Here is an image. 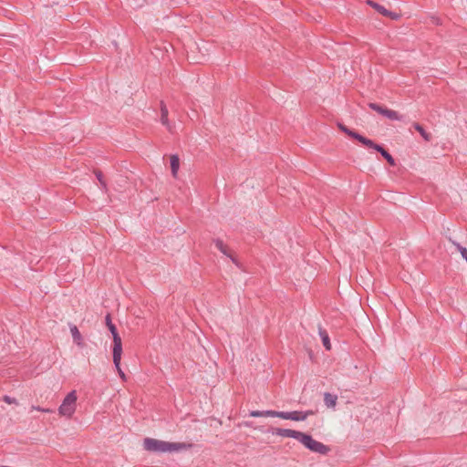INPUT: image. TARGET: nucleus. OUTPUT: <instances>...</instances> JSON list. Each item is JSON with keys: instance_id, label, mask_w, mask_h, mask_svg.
<instances>
[{"instance_id": "f8f14e48", "label": "nucleus", "mask_w": 467, "mask_h": 467, "mask_svg": "<svg viewBox=\"0 0 467 467\" xmlns=\"http://www.w3.org/2000/svg\"><path fill=\"white\" fill-rule=\"evenodd\" d=\"M73 341L79 347H83V337L76 325L69 324Z\"/></svg>"}, {"instance_id": "6e6552de", "label": "nucleus", "mask_w": 467, "mask_h": 467, "mask_svg": "<svg viewBox=\"0 0 467 467\" xmlns=\"http://www.w3.org/2000/svg\"><path fill=\"white\" fill-rule=\"evenodd\" d=\"M337 127L338 129L344 132L345 134H347L348 137L352 138V139H355L357 140H358L360 143H362L363 145L366 144V142L368 141V138L360 135L359 133L348 129L347 126H345L344 124L342 123H337Z\"/></svg>"}, {"instance_id": "39448f33", "label": "nucleus", "mask_w": 467, "mask_h": 467, "mask_svg": "<svg viewBox=\"0 0 467 467\" xmlns=\"http://www.w3.org/2000/svg\"><path fill=\"white\" fill-rule=\"evenodd\" d=\"M364 146L373 149V150H377L378 152H379L390 166L396 165V161H395L394 158L381 145H379V144L375 143L373 140L368 139Z\"/></svg>"}, {"instance_id": "5701e85b", "label": "nucleus", "mask_w": 467, "mask_h": 467, "mask_svg": "<svg viewBox=\"0 0 467 467\" xmlns=\"http://www.w3.org/2000/svg\"><path fill=\"white\" fill-rule=\"evenodd\" d=\"M115 365V368L119 375V377L123 379V380H126V375L124 374V372L122 371V369L120 368V361L117 364H114Z\"/></svg>"}, {"instance_id": "9d476101", "label": "nucleus", "mask_w": 467, "mask_h": 467, "mask_svg": "<svg viewBox=\"0 0 467 467\" xmlns=\"http://www.w3.org/2000/svg\"><path fill=\"white\" fill-rule=\"evenodd\" d=\"M273 433L275 435L281 436V437L294 438L298 441L302 432L299 431H295V430H290V429L276 428L273 431Z\"/></svg>"}, {"instance_id": "1a4fd4ad", "label": "nucleus", "mask_w": 467, "mask_h": 467, "mask_svg": "<svg viewBox=\"0 0 467 467\" xmlns=\"http://www.w3.org/2000/svg\"><path fill=\"white\" fill-rule=\"evenodd\" d=\"M168 114L169 111L164 101H161V122L166 127L169 132L173 133L175 126L170 123Z\"/></svg>"}, {"instance_id": "20e7f679", "label": "nucleus", "mask_w": 467, "mask_h": 467, "mask_svg": "<svg viewBox=\"0 0 467 467\" xmlns=\"http://www.w3.org/2000/svg\"><path fill=\"white\" fill-rule=\"evenodd\" d=\"M368 106L372 110H375L379 114L384 116L385 118H387L390 120H399V121L404 120V116L400 115L399 112H397L393 109H389L386 107H383V106L374 103V102L368 103Z\"/></svg>"}, {"instance_id": "4468645a", "label": "nucleus", "mask_w": 467, "mask_h": 467, "mask_svg": "<svg viewBox=\"0 0 467 467\" xmlns=\"http://www.w3.org/2000/svg\"><path fill=\"white\" fill-rule=\"evenodd\" d=\"M179 168H180L179 157L177 155H171V174L174 178L177 177Z\"/></svg>"}, {"instance_id": "7ed1b4c3", "label": "nucleus", "mask_w": 467, "mask_h": 467, "mask_svg": "<svg viewBox=\"0 0 467 467\" xmlns=\"http://www.w3.org/2000/svg\"><path fill=\"white\" fill-rule=\"evenodd\" d=\"M77 399L76 391H70L58 408L59 414L70 418L76 410Z\"/></svg>"}, {"instance_id": "f3484780", "label": "nucleus", "mask_w": 467, "mask_h": 467, "mask_svg": "<svg viewBox=\"0 0 467 467\" xmlns=\"http://www.w3.org/2000/svg\"><path fill=\"white\" fill-rule=\"evenodd\" d=\"M413 128L421 135L424 140L430 141L431 140V135L428 133L420 124L415 122Z\"/></svg>"}, {"instance_id": "4be33fe9", "label": "nucleus", "mask_w": 467, "mask_h": 467, "mask_svg": "<svg viewBox=\"0 0 467 467\" xmlns=\"http://www.w3.org/2000/svg\"><path fill=\"white\" fill-rule=\"evenodd\" d=\"M31 410H38V411H42V412H47V413H52L53 412V410L44 409V408H41L39 406H34V405L31 407Z\"/></svg>"}, {"instance_id": "6ab92c4d", "label": "nucleus", "mask_w": 467, "mask_h": 467, "mask_svg": "<svg viewBox=\"0 0 467 467\" xmlns=\"http://www.w3.org/2000/svg\"><path fill=\"white\" fill-rule=\"evenodd\" d=\"M272 411L273 410H253L250 412V416L254 417V418L263 417V416H270L269 413Z\"/></svg>"}, {"instance_id": "a878e982", "label": "nucleus", "mask_w": 467, "mask_h": 467, "mask_svg": "<svg viewBox=\"0 0 467 467\" xmlns=\"http://www.w3.org/2000/svg\"><path fill=\"white\" fill-rule=\"evenodd\" d=\"M433 19V22L436 24V25H439L440 24V19L439 18H434L432 17Z\"/></svg>"}, {"instance_id": "a211bd4d", "label": "nucleus", "mask_w": 467, "mask_h": 467, "mask_svg": "<svg viewBox=\"0 0 467 467\" xmlns=\"http://www.w3.org/2000/svg\"><path fill=\"white\" fill-rule=\"evenodd\" d=\"M105 321H106V326L108 327V328L109 329L111 334L118 332L116 326L111 321L110 314H108L106 316Z\"/></svg>"}, {"instance_id": "0eeeda50", "label": "nucleus", "mask_w": 467, "mask_h": 467, "mask_svg": "<svg viewBox=\"0 0 467 467\" xmlns=\"http://www.w3.org/2000/svg\"><path fill=\"white\" fill-rule=\"evenodd\" d=\"M112 337H113V353H112L113 363L118 365V363L121 359L122 342H121V337L118 332L113 333Z\"/></svg>"}, {"instance_id": "412c9836", "label": "nucleus", "mask_w": 467, "mask_h": 467, "mask_svg": "<svg viewBox=\"0 0 467 467\" xmlns=\"http://www.w3.org/2000/svg\"><path fill=\"white\" fill-rule=\"evenodd\" d=\"M292 413H293V420H295V421L304 420L303 411L295 410V411H292Z\"/></svg>"}, {"instance_id": "f03ea898", "label": "nucleus", "mask_w": 467, "mask_h": 467, "mask_svg": "<svg viewBox=\"0 0 467 467\" xmlns=\"http://www.w3.org/2000/svg\"><path fill=\"white\" fill-rule=\"evenodd\" d=\"M298 441L313 452L326 455L330 451V448L328 446L314 440L311 435L304 432L301 433Z\"/></svg>"}, {"instance_id": "ddd939ff", "label": "nucleus", "mask_w": 467, "mask_h": 467, "mask_svg": "<svg viewBox=\"0 0 467 467\" xmlns=\"http://www.w3.org/2000/svg\"><path fill=\"white\" fill-rule=\"evenodd\" d=\"M337 400V396L329 392L324 393V402L327 408H335Z\"/></svg>"}, {"instance_id": "423d86ee", "label": "nucleus", "mask_w": 467, "mask_h": 467, "mask_svg": "<svg viewBox=\"0 0 467 467\" xmlns=\"http://www.w3.org/2000/svg\"><path fill=\"white\" fill-rule=\"evenodd\" d=\"M366 3L370 5L372 8H374L378 13L380 15L389 17L392 20H398L400 17V14L391 12L388 9H386L383 5L372 1V0H367Z\"/></svg>"}, {"instance_id": "dca6fc26", "label": "nucleus", "mask_w": 467, "mask_h": 467, "mask_svg": "<svg viewBox=\"0 0 467 467\" xmlns=\"http://www.w3.org/2000/svg\"><path fill=\"white\" fill-rule=\"evenodd\" d=\"M271 417H277L284 420H293V413L292 411H275L273 410L269 413Z\"/></svg>"}, {"instance_id": "b1692460", "label": "nucleus", "mask_w": 467, "mask_h": 467, "mask_svg": "<svg viewBox=\"0 0 467 467\" xmlns=\"http://www.w3.org/2000/svg\"><path fill=\"white\" fill-rule=\"evenodd\" d=\"M3 400L7 404H17V400L15 398H11L7 395L4 396Z\"/></svg>"}, {"instance_id": "2eb2a0df", "label": "nucleus", "mask_w": 467, "mask_h": 467, "mask_svg": "<svg viewBox=\"0 0 467 467\" xmlns=\"http://www.w3.org/2000/svg\"><path fill=\"white\" fill-rule=\"evenodd\" d=\"M319 335L322 338V342L326 349L330 350L331 349V344L329 340V337L327 332L323 329L321 327H318Z\"/></svg>"}, {"instance_id": "393cba45", "label": "nucleus", "mask_w": 467, "mask_h": 467, "mask_svg": "<svg viewBox=\"0 0 467 467\" xmlns=\"http://www.w3.org/2000/svg\"><path fill=\"white\" fill-rule=\"evenodd\" d=\"M314 414V411L313 410H306V411H303V415H304V420L308 417V416H311Z\"/></svg>"}, {"instance_id": "f257e3e1", "label": "nucleus", "mask_w": 467, "mask_h": 467, "mask_svg": "<svg viewBox=\"0 0 467 467\" xmlns=\"http://www.w3.org/2000/svg\"><path fill=\"white\" fill-rule=\"evenodd\" d=\"M143 447L146 451L150 452L163 453L178 451L182 447V444L160 441L153 438H145L143 441Z\"/></svg>"}, {"instance_id": "aec40b11", "label": "nucleus", "mask_w": 467, "mask_h": 467, "mask_svg": "<svg viewBox=\"0 0 467 467\" xmlns=\"http://www.w3.org/2000/svg\"><path fill=\"white\" fill-rule=\"evenodd\" d=\"M94 173H95L97 179L99 180V182H100L102 188L106 189L107 188V184H106V182L104 180L102 171H100L99 170H96V171H94Z\"/></svg>"}, {"instance_id": "9b49d317", "label": "nucleus", "mask_w": 467, "mask_h": 467, "mask_svg": "<svg viewBox=\"0 0 467 467\" xmlns=\"http://www.w3.org/2000/svg\"><path fill=\"white\" fill-rule=\"evenodd\" d=\"M214 244L216 246V248L221 252L223 253V254H225L226 256L230 257L231 260L238 265V263H237V260L230 254L229 252V249L227 247V245H225L223 244V242L220 239H215L214 241Z\"/></svg>"}]
</instances>
